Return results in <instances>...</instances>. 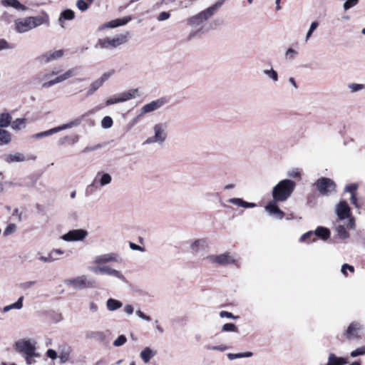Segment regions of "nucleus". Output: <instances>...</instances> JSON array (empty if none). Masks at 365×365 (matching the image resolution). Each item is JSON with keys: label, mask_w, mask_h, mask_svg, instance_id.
<instances>
[{"label": "nucleus", "mask_w": 365, "mask_h": 365, "mask_svg": "<svg viewBox=\"0 0 365 365\" xmlns=\"http://www.w3.org/2000/svg\"><path fill=\"white\" fill-rule=\"evenodd\" d=\"M16 226L14 224H9L4 231V235L8 236L16 231Z\"/></svg>", "instance_id": "obj_54"}, {"label": "nucleus", "mask_w": 365, "mask_h": 365, "mask_svg": "<svg viewBox=\"0 0 365 365\" xmlns=\"http://www.w3.org/2000/svg\"><path fill=\"white\" fill-rule=\"evenodd\" d=\"M26 118H16L11 123V128L15 130H19L26 127Z\"/></svg>", "instance_id": "obj_33"}, {"label": "nucleus", "mask_w": 365, "mask_h": 365, "mask_svg": "<svg viewBox=\"0 0 365 365\" xmlns=\"http://www.w3.org/2000/svg\"><path fill=\"white\" fill-rule=\"evenodd\" d=\"M207 247V243L206 240L205 239H198L194 241L191 245L190 248L193 253L197 254L201 251H204L206 250Z\"/></svg>", "instance_id": "obj_21"}, {"label": "nucleus", "mask_w": 365, "mask_h": 365, "mask_svg": "<svg viewBox=\"0 0 365 365\" xmlns=\"http://www.w3.org/2000/svg\"><path fill=\"white\" fill-rule=\"evenodd\" d=\"M222 331H225V332H228V331L237 332V329L234 324L227 323L222 326Z\"/></svg>", "instance_id": "obj_47"}, {"label": "nucleus", "mask_w": 365, "mask_h": 365, "mask_svg": "<svg viewBox=\"0 0 365 365\" xmlns=\"http://www.w3.org/2000/svg\"><path fill=\"white\" fill-rule=\"evenodd\" d=\"M170 16V14L169 12L162 11L161 13L159 14L157 19L159 21H165V20H167L168 19H169Z\"/></svg>", "instance_id": "obj_58"}, {"label": "nucleus", "mask_w": 365, "mask_h": 365, "mask_svg": "<svg viewBox=\"0 0 365 365\" xmlns=\"http://www.w3.org/2000/svg\"><path fill=\"white\" fill-rule=\"evenodd\" d=\"M346 269H349V270L351 272H353L354 271V267L351 265H349L348 264H344L341 267V272L344 274V275H346L347 274V272H346Z\"/></svg>", "instance_id": "obj_59"}, {"label": "nucleus", "mask_w": 365, "mask_h": 365, "mask_svg": "<svg viewBox=\"0 0 365 365\" xmlns=\"http://www.w3.org/2000/svg\"><path fill=\"white\" fill-rule=\"evenodd\" d=\"M263 73L268 78H271L273 81L277 82L278 81V73L272 68L270 69H265L263 71Z\"/></svg>", "instance_id": "obj_37"}, {"label": "nucleus", "mask_w": 365, "mask_h": 365, "mask_svg": "<svg viewBox=\"0 0 365 365\" xmlns=\"http://www.w3.org/2000/svg\"><path fill=\"white\" fill-rule=\"evenodd\" d=\"M39 259L44 262H52L57 259L55 256H53V254L51 252L48 254L47 257L41 256L39 257Z\"/></svg>", "instance_id": "obj_55"}, {"label": "nucleus", "mask_w": 365, "mask_h": 365, "mask_svg": "<svg viewBox=\"0 0 365 365\" xmlns=\"http://www.w3.org/2000/svg\"><path fill=\"white\" fill-rule=\"evenodd\" d=\"M336 232L341 239L345 240L349 237V234L344 225H338Z\"/></svg>", "instance_id": "obj_38"}, {"label": "nucleus", "mask_w": 365, "mask_h": 365, "mask_svg": "<svg viewBox=\"0 0 365 365\" xmlns=\"http://www.w3.org/2000/svg\"><path fill=\"white\" fill-rule=\"evenodd\" d=\"M122 306H123V304L121 302H120L117 299H113V298L108 299L106 302V307L109 311L117 310L118 309L120 308Z\"/></svg>", "instance_id": "obj_29"}, {"label": "nucleus", "mask_w": 365, "mask_h": 365, "mask_svg": "<svg viewBox=\"0 0 365 365\" xmlns=\"http://www.w3.org/2000/svg\"><path fill=\"white\" fill-rule=\"evenodd\" d=\"M10 133L6 130L0 129V141L2 143L7 144L10 142Z\"/></svg>", "instance_id": "obj_39"}, {"label": "nucleus", "mask_w": 365, "mask_h": 365, "mask_svg": "<svg viewBox=\"0 0 365 365\" xmlns=\"http://www.w3.org/2000/svg\"><path fill=\"white\" fill-rule=\"evenodd\" d=\"M287 176L291 178H300L301 173L298 168L293 169L289 170L287 173Z\"/></svg>", "instance_id": "obj_50"}, {"label": "nucleus", "mask_w": 365, "mask_h": 365, "mask_svg": "<svg viewBox=\"0 0 365 365\" xmlns=\"http://www.w3.org/2000/svg\"><path fill=\"white\" fill-rule=\"evenodd\" d=\"M227 356L230 360H235L236 359H240V358L252 357L253 356V353L251 351H246L244 353H237V354L230 353Z\"/></svg>", "instance_id": "obj_35"}, {"label": "nucleus", "mask_w": 365, "mask_h": 365, "mask_svg": "<svg viewBox=\"0 0 365 365\" xmlns=\"http://www.w3.org/2000/svg\"><path fill=\"white\" fill-rule=\"evenodd\" d=\"M314 185L322 195H329L336 191V184L330 178H320L316 181Z\"/></svg>", "instance_id": "obj_9"}, {"label": "nucleus", "mask_w": 365, "mask_h": 365, "mask_svg": "<svg viewBox=\"0 0 365 365\" xmlns=\"http://www.w3.org/2000/svg\"><path fill=\"white\" fill-rule=\"evenodd\" d=\"M296 188V182L290 179L280 180L272 190V197L275 201L284 202L292 195Z\"/></svg>", "instance_id": "obj_1"}, {"label": "nucleus", "mask_w": 365, "mask_h": 365, "mask_svg": "<svg viewBox=\"0 0 365 365\" xmlns=\"http://www.w3.org/2000/svg\"><path fill=\"white\" fill-rule=\"evenodd\" d=\"M46 355L48 358L52 360L56 359L58 356L57 352L52 349H48L46 352Z\"/></svg>", "instance_id": "obj_56"}, {"label": "nucleus", "mask_w": 365, "mask_h": 365, "mask_svg": "<svg viewBox=\"0 0 365 365\" xmlns=\"http://www.w3.org/2000/svg\"><path fill=\"white\" fill-rule=\"evenodd\" d=\"M336 214L339 220H347V227L354 229L355 227L354 219L351 217V209L346 201L339 202L336 206Z\"/></svg>", "instance_id": "obj_7"}, {"label": "nucleus", "mask_w": 365, "mask_h": 365, "mask_svg": "<svg viewBox=\"0 0 365 365\" xmlns=\"http://www.w3.org/2000/svg\"><path fill=\"white\" fill-rule=\"evenodd\" d=\"M60 73V71L57 68H53L51 71L46 70L43 73H41L42 79H50L52 76H56Z\"/></svg>", "instance_id": "obj_40"}, {"label": "nucleus", "mask_w": 365, "mask_h": 365, "mask_svg": "<svg viewBox=\"0 0 365 365\" xmlns=\"http://www.w3.org/2000/svg\"><path fill=\"white\" fill-rule=\"evenodd\" d=\"M120 257L118 253L115 252H108L105 254H101L96 256L93 258V262L98 265V267H102L103 264L110 263V262H119Z\"/></svg>", "instance_id": "obj_15"}, {"label": "nucleus", "mask_w": 365, "mask_h": 365, "mask_svg": "<svg viewBox=\"0 0 365 365\" xmlns=\"http://www.w3.org/2000/svg\"><path fill=\"white\" fill-rule=\"evenodd\" d=\"M63 54V50L50 51L40 56L38 59L41 63H47L61 58Z\"/></svg>", "instance_id": "obj_20"}, {"label": "nucleus", "mask_w": 365, "mask_h": 365, "mask_svg": "<svg viewBox=\"0 0 365 365\" xmlns=\"http://www.w3.org/2000/svg\"><path fill=\"white\" fill-rule=\"evenodd\" d=\"M314 235L323 240H327L330 237V231L328 228L324 227H318L314 231Z\"/></svg>", "instance_id": "obj_27"}, {"label": "nucleus", "mask_w": 365, "mask_h": 365, "mask_svg": "<svg viewBox=\"0 0 365 365\" xmlns=\"http://www.w3.org/2000/svg\"><path fill=\"white\" fill-rule=\"evenodd\" d=\"M103 107L101 106H97L86 113H83L81 116L78 118H76L66 123L62 124L61 125H58L56 127L58 132L66 130V129H71L74 127H78L81 125L82 121L85 120L87 117L94 115L96 113L98 110H100Z\"/></svg>", "instance_id": "obj_8"}, {"label": "nucleus", "mask_w": 365, "mask_h": 365, "mask_svg": "<svg viewBox=\"0 0 365 365\" xmlns=\"http://www.w3.org/2000/svg\"><path fill=\"white\" fill-rule=\"evenodd\" d=\"M4 6L12 7L18 11H24L26 7L21 4L18 0H1Z\"/></svg>", "instance_id": "obj_26"}, {"label": "nucleus", "mask_w": 365, "mask_h": 365, "mask_svg": "<svg viewBox=\"0 0 365 365\" xmlns=\"http://www.w3.org/2000/svg\"><path fill=\"white\" fill-rule=\"evenodd\" d=\"M22 356L24 358L27 365H32L36 363V359L39 358L41 355L36 351L29 354L24 355Z\"/></svg>", "instance_id": "obj_36"}, {"label": "nucleus", "mask_w": 365, "mask_h": 365, "mask_svg": "<svg viewBox=\"0 0 365 365\" xmlns=\"http://www.w3.org/2000/svg\"><path fill=\"white\" fill-rule=\"evenodd\" d=\"M47 21L48 16H36L18 19L14 24L16 31L22 34L46 24Z\"/></svg>", "instance_id": "obj_2"}, {"label": "nucleus", "mask_w": 365, "mask_h": 365, "mask_svg": "<svg viewBox=\"0 0 365 365\" xmlns=\"http://www.w3.org/2000/svg\"><path fill=\"white\" fill-rule=\"evenodd\" d=\"M278 202H279L275 201L274 200L272 199L265 206V210L269 213V215H272L278 220H282L284 216V213L279 209V207L277 205V203Z\"/></svg>", "instance_id": "obj_19"}, {"label": "nucleus", "mask_w": 365, "mask_h": 365, "mask_svg": "<svg viewBox=\"0 0 365 365\" xmlns=\"http://www.w3.org/2000/svg\"><path fill=\"white\" fill-rule=\"evenodd\" d=\"M60 361L62 364L66 363L69 359V354L68 352H63L59 356Z\"/></svg>", "instance_id": "obj_63"}, {"label": "nucleus", "mask_w": 365, "mask_h": 365, "mask_svg": "<svg viewBox=\"0 0 365 365\" xmlns=\"http://www.w3.org/2000/svg\"><path fill=\"white\" fill-rule=\"evenodd\" d=\"M224 0H219L212 6L200 12L199 14L191 16L187 19V24L192 27H197L204 21L210 19L217 10L222 5Z\"/></svg>", "instance_id": "obj_3"}, {"label": "nucleus", "mask_w": 365, "mask_h": 365, "mask_svg": "<svg viewBox=\"0 0 365 365\" xmlns=\"http://www.w3.org/2000/svg\"><path fill=\"white\" fill-rule=\"evenodd\" d=\"M364 354H365V346H360V347L356 349L355 350L352 351L350 353V356L352 358H355L356 356H362Z\"/></svg>", "instance_id": "obj_45"}, {"label": "nucleus", "mask_w": 365, "mask_h": 365, "mask_svg": "<svg viewBox=\"0 0 365 365\" xmlns=\"http://www.w3.org/2000/svg\"><path fill=\"white\" fill-rule=\"evenodd\" d=\"M212 317H220V318H232L234 319H236V317L233 316V314L231 312H228L226 311H220L215 312V314L212 316Z\"/></svg>", "instance_id": "obj_43"}, {"label": "nucleus", "mask_w": 365, "mask_h": 365, "mask_svg": "<svg viewBox=\"0 0 365 365\" xmlns=\"http://www.w3.org/2000/svg\"><path fill=\"white\" fill-rule=\"evenodd\" d=\"M154 135L148 138L144 145H149L153 143H157L158 145H163L165 141L168 133H167V125L165 123H157L153 127Z\"/></svg>", "instance_id": "obj_5"}, {"label": "nucleus", "mask_w": 365, "mask_h": 365, "mask_svg": "<svg viewBox=\"0 0 365 365\" xmlns=\"http://www.w3.org/2000/svg\"><path fill=\"white\" fill-rule=\"evenodd\" d=\"M228 202L230 203H232V204L235 205L237 206L244 207L245 200H243L241 198H238V197L230 198V199L228 200Z\"/></svg>", "instance_id": "obj_51"}, {"label": "nucleus", "mask_w": 365, "mask_h": 365, "mask_svg": "<svg viewBox=\"0 0 365 365\" xmlns=\"http://www.w3.org/2000/svg\"><path fill=\"white\" fill-rule=\"evenodd\" d=\"M207 259L212 264H216L219 266H225L232 264L236 262L234 256L230 252H225L221 255H210L207 257Z\"/></svg>", "instance_id": "obj_11"}, {"label": "nucleus", "mask_w": 365, "mask_h": 365, "mask_svg": "<svg viewBox=\"0 0 365 365\" xmlns=\"http://www.w3.org/2000/svg\"><path fill=\"white\" fill-rule=\"evenodd\" d=\"M348 88L354 93L364 89L365 85L361 83H350L348 85Z\"/></svg>", "instance_id": "obj_46"}, {"label": "nucleus", "mask_w": 365, "mask_h": 365, "mask_svg": "<svg viewBox=\"0 0 365 365\" xmlns=\"http://www.w3.org/2000/svg\"><path fill=\"white\" fill-rule=\"evenodd\" d=\"M11 48L9 43L4 39H0V51L2 49Z\"/></svg>", "instance_id": "obj_64"}, {"label": "nucleus", "mask_w": 365, "mask_h": 365, "mask_svg": "<svg viewBox=\"0 0 365 365\" xmlns=\"http://www.w3.org/2000/svg\"><path fill=\"white\" fill-rule=\"evenodd\" d=\"M4 160L7 163H19V162H24L26 160V157L23 153H11L7 155L4 158Z\"/></svg>", "instance_id": "obj_24"}, {"label": "nucleus", "mask_w": 365, "mask_h": 365, "mask_svg": "<svg viewBox=\"0 0 365 365\" xmlns=\"http://www.w3.org/2000/svg\"><path fill=\"white\" fill-rule=\"evenodd\" d=\"M129 246H130V248L133 250H138V251H140V252L145 251V249L143 247L138 245L132 242H129Z\"/></svg>", "instance_id": "obj_62"}, {"label": "nucleus", "mask_w": 365, "mask_h": 365, "mask_svg": "<svg viewBox=\"0 0 365 365\" xmlns=\"http://www.w3.org/2000/svg\"><path fill=\"white\" fill-rule=\"evenodd\" d=\"M165 103H166V101L163 98L153 101L150 103L144 105L140 108L139 115H143L146 113L155 111V110L159 109L160 108H161L163 106H164L165 104Z\"/></svg>", "instance_id": "obj_18"}, {"label": "nucleus", "mask_w": 365, "mask_h": 365, "mask_svg": "<svg viewBox=\"0 0 365 365\" xmlns=\"http://www.w3.org/2000/svg\"><path fill=\"white\" fill-rule=\"evenodd\" d=\"M113 71L106 72L101 76V78H98V80L101 81L102 84H103L104 82L109 79V78L113 75Z\"/></svg>", "instance_id": "obj_57"}, {"label": "nucleus", "mask_w": 365, "mask_h": 365, "mask_svg": "<svg viewBox=\"0 0 365 365\" xmlns=\"http://www.w3.org/2000/svg\"><path fill=\"white\" fill-rule=\"evenodd\" d=\"M358 187L357 183L349 184L345 187L344 192L351 193V195H355V191L358 189Z\"/></svg>", "instance_id": "obj_49"}, {"label": "nucleus", "mask_w": 365, "mask_h": 365, "mask_svg": "<svg viewBox=\"0 0 365 365\" xmlns=\"http://www.w3.org/2000/svg\"><path fill=\"white\" fill-rule=\"evenodd\" d=\"M131 20L130 16H125L122 19H117L115 20H112L108 23H106L104 26L106 28H115L120 26L125 25Z\"/></svg>", "instance_id": "obj_23"}, {"label": "nucleus", "mask_w": 365, "mask_h": 365, "mask_svg": "<svg viewBox=\"0 0 365 365\" xmlns=\"http://www.w3.org/2000/svg\"><path fill=\"white\" fill-rule=\"evenodd\" d=\"M314 233L313 231H309L300 237L299 242H304L307 240H309V239H311V241L314 242L315 237H314Z\"/></svg>", "instance_id": "obj_42"}, {"label": "nucleus", "mask_w": 365, "mask_h": 365, "mask_svg": "<svg viewBox=\"0 0 365 365\" xmlns=\"http://www.w3.org/2000/svg\"><path fill=\"white\" fill-rule=\"evenodd\" d=\"M91 270L95 273H99L101 274H107L123 282H126L125 277L122 272L117 270L110 266L103 265L102 267H96L91 268Z\"/></svg>", "instance_id": "obj_13"}, {"label": "nucleus", "mask_w": 365, "mask_h": 365, "mask_svg": "<svg viewBox=\"0 0 365 365\" xmlns=\"http://www.w3.org/2000/svg\"><path fill=\"white\" fill-rule=\"evenodd\" d=\"M11 122V116L8 113H3L0 114V128L8 127Z\"/></svg>", "instance_id": "obj_31"}, {"label": "nucleus", "mask_w": 365, "mask_h": 365, "mask_svg": "<svg viewBox=\"0 0 365 365\" xmlns=\"http://www.w3.org/2000/svg\"><path fill=\"white\" fill-rule=\"evenodd\" d=\"M155 354L156 352L155 351L149 347H146L140 352V356L145 363H148Z\"/></svg>", "instance_id": "obj_28"}, {"label": "nucleus", "mask_w": 365, "mask_h": 365, "mask_svg": "<svg viewBox=\"0 0 365 365\" xmlns=\"http://www.w3.org/2000/svg\"><path fill=\"white\" fill-rule=\"evenodd\" d=\"M126 341V337L124 335H120L113 341V346H120L123 345Z\"/></svg>", "instance_id": "obj_53"}, {"label": "nucleus", "mask_w": 365, "mask_h": 365, "mask_svg": "<svg viewBox=\"0 0 365 365\" xmlns=\"http://www.w3.org/2000/svg\"><path fill=\"white\" fill-rule=\"evenodd\" d=\"M103 84L98 79L93 81L88 86L86 96H92L98 88H100Z\"/></svg>", "instance_id": "obj_30"}, {"label": "nucleus", "mask_w": 365, "mask_h": 365, "mask_svg": "<svg viewBox=\"0 0 365 365\" xmlns=\"http://www.w3.org/2000/svg\"><path fill=\"white\" fill-rule=\"evenodd\" d=\"M129 32L118 34L113 37H106L98 39V45L102 49H113L125 43L128 41Z\"/></svg>", "instance_id": "obj_4"}, {"label": "nucleus", "mask_w": 365, "mask_h": 365, "mask_svg": "<svg viewBox=\"0 0 365 365\" xmlns=\"http://www.w3.org/2000/svg\"><path fill=\"white\" fill-rule=\"evenodd\" d=\"M318 26H319V23L317 21H314L311 24L309 29L306 34V38H305L306 41H308V40L310 38L313 32L317 29Z\"/></svg>", "instance_id": "obj_44"}, {"label": "nucleus", "mask_w": 365, "mask_h": 365, "mask_svg": "<svg viewBox=\"0 0 365 365\" xmlns=\"http://www.w3.org/2000/svg\"><path fill=\"white\" fill-rule=\"evenodd\" d=\"M111 181L112 177L109 173L103 171H99L96 173L91 184L88 185L86 193H88L90 188L94 187L97 189L101 187H104L110 184Z\"/></svg>", "instance_id": "obj_14"}, {"label": "nucleus", "mask_w": 365, "mask_h": 365, "mask_svg": "<svg viewBox=\"0 0 365 365\" xmlns=\"http://www.w3.org/2000/svg\"><path fill=\"white\" fill-rule=\"evenodd\" d=\"M37 341L34 339H21L14 344V349L21 356L36 352Z\"/></svg>", "instance_id": "obj_6"}, {"label": "nucleus", "mask_w": 365, "mask_h": 365, "mask_svg": "<svg viewBox=\"0 0 365 365\" xmlns=\"http://www.w3.org/2000/svg\"><path fill=\"white\" fill-rule=\"evenodd\" d=\"M113 121L110 116H105L101 120V127L104 129H108L113 126Z\"/></svg>", "instance_id": "obj_41"}, {"label": "nucleus", "mask_w": 365, "mask_h": 365, "mask_svg": "<svg viewBox=\"0 0 365 365\" xmlns=\"http://www.w3.org/2000/svg\"><path fill=\"white\" fill-rule=\"evenodd\" d=\"M77 74V69L75 68H70L63 74L58 75L55 78L44 82L42 84L43 88H49L55 84L61 83Z\"/></svg>", "instance_id": "obj_16"}, {"label": "nucleus", "mask_w": 365, "mask_h": 365, "mask_svg": "<svg viewBox=\"0 0 365 365\" xmlns=\"http://www.w3.org/2000/svg\"><path fill=\"white\" fill-rule=\"evenodd\" d=\"M65 284L71 286L76 289H83L86 288L93 287L94 282L88 279L86 275H81L76 277L65 280Z\"/></svg>", "instance_id": "obj_10"}, {"label": "nucleus", "mask_w": 365, "mask_h": 365, "mask_svg": "<svg viewBox=\"0 0 365 365\" xmlns=\"http://www.w3.org/2000/svg\"><path fill=\"white\" fill-rule=\"evenodd\" d=\"M207 349L209 350H217V351H224L227 349V346H224V345L213 346H207Z\"/></svg>", "instance_id": "obj_61"}, {"label": "nucleus", "mask_w": 365, "mask_h": 365, "mask_svg": "<svg viewBox=\"0 0 365 365\" xmlns=\"http://www.w3.org/2000/svg\"><path fill=\"white\" fill-rule=\"evenodd\" d=\"M359 0H345L343 8L345 11L350 9L351 8L356 6Z\"/></svg>", "instance_id": "obj_48"}, {"label": "nucleus", "mask_w": 365, "mask_h": 365, "mask_svg": "<svg viewBox=\"0 0 365 365\" xmlns=\"http://www.w3.org/2000/svg\"><path fill=\"white\" fill-rule=\"evenodd\" d=\"M56 133H58V132L57 130L56 127H55V128H53L49 129V130H46V131L37 133L34 134L32 137L34 138L38 139V138H42L48 137V136L51 135L53 134H55Z\"/></svg>", "instance_id": "obj_34"}, {"label": "nucleus", "mask_w": 365, "mask_h": 365, "mask_svg": "<svg viewBox=\"0 0 365 365\" xmlns=\"http://www.w3.org/2000/svg\"><path fill=\"white\" fill-rule=\"evenodd\" d=\"M76 6L81 11H85L88 9V4L84 0H78Z\"/></svg>", "instance_id": "obj_52"}, {"label": "nucleus", "mask_w": 365, "mask_h": 365, "mask_svg": "<svg viewBox=\"0 0 365 365\" xmlns=\"http://www.w3.org/2000/svg\"><path fill=\"white\" fill-rule=\"evenodd\" d=\"M75 17V14L73 11L71 9H66L61 13L60 17L58 19V23L62 28H64V21L65 20H72Z\"/></svg>", "instance_id": "obj_25"}, {"label": "nucleus", "mask_w": 365, "mask_h": 365, "mask_svg": "<svg viewBox=\"0 0 365 365\" xmlns=\"http://www.w3.org/2000/svg\"><path fill=\"white\" fill-rule=\"evenodd\" d=\"M23 300H24L23 297H19V299L17 300V302H16L15 303L4 307L3 309V312H7L14 309H21L23 307Z\"/></svg>", "instance_id": "obj_32"}, {"label": "nucleus", "mask_w": 365, "mask_h": 365, "mask_svg": "<svg viewBox=\"0 0 365 365\" xmlns=\"http://www.w3.org/2000/svg\"><path fill=\"white\" fill-rule=\"evenodd\" d=\"M297 54V52L292 48H288L286 51V56L289 59H293Z\"/></svg>", "instance_id": "obj_60"}, {"label": "nucleus", "mask_w": 365, "mask_h": 365, "mask_svg": "<svg viewBox=\"0 0 365 365\" xmlns=\"http://www.w3.org/2000/svg\"><path fill=\"white\" fill-rule=\"evenodd\" d=\"M88 235L86 230L83 229L72 230L62 235L61 239L64 241H82Z\"/></svg>", "instance_id": "obj_17"}, {"label": "nucleus", "mask_w": 365, "mask_h": 365, "mask_svg": "<svg viewBox=\"0 0 365 365\" xmlns=\"http://www.w3.org/2000/svg\"><path fill=\"white\" fill-rule=\"evenodd\" d=\"M138 96V89H130L128 91L120 93L117 97L120 103L127 101Z\"/></svg>", "instance_id": "obj_22"}, {"label": "nucleus", "mask_w": 365, "mask_h": 365, "mask_svg": "<svg viewBox=\"0 0 365 365\" xmlns=\"http://www.w3.org/2000/svg\"><path fill=\"white\" fill-rule=\"evenodd\" d=\"M364 329L358 322H351L346 328L344 336L348 340H356L361 339L364 335Z\"/></svg>", "instance_id": "obj_12"}]
</instances>
